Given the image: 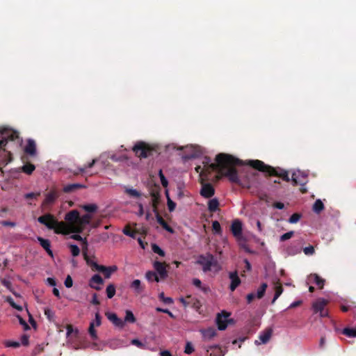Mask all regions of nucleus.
<instances>
[{"instance_id": "f257e3e1", "label": "nucleus", "mask_w": 356, "mask_h": 356, "mask_svg": "<svg viewBox=\"0 0 356 356\" xmlns=\"http://www.w3.org/2000/svg\"><path fill=\"white\" fill-rule=\"evenodd\" d=\"M216 163H211L209 157L205 156L202 161L204 170L210 174L213 171H217L221 176L227 177L232 183L237 184L243 187H250V179L254 178L257 173L249 172L248 175V182L243 184L236 169V165L243 164L242 161L234 156L225 153H220L216 155Z\"/></svg>"}, {"instance_id": "f03ea898", "label": "nucleus", "mask_w": 356, "mask_h": 356, "mask_svg": "<svg viewBox=\"0 0 356 356\" xmlns=\"http://www.w3.org/2000/svg\"><path fill=\"white\" fill-rule=\"evenodd\" d=\"M248 164L254 170L266 173L268 176L277 177L287 182L291 180L289 172L286 170L266 165L260 160H249Z\"/></svg>"}, {"instance_id": "7ed1b4c3", "label": "nucleus", "mask_w": 356, "mask_h": 356, "mask_svg": "<svg viewBox=\"0 0 356 356\" xmlns=\"http://www.w3.org/2000/svg\"><path fill=\"white\" fill-rule=\"evenodd\" d=\"M38 221L45 225L48 229H54L56 234H69L67 224L64 222H58L55 217L50 213L40 216L38 218Z\"/></svg>"}, {"instance_id": "20e7f679", "label": "nucleus", "mask_w": 356, "mask_h": 356, "mask_svg": "<svg viewBox=\"0 0 356 356\" xmlns=\"http://www.w3.org/2000/svg\"><path fill=\"white\" fill-rule=\"evenodd\" d=\"M196 263L202 266L204 273L211 270L212 268L216 271L220 268L217 259L210 253L200 255Z\"/></svg>"}, {"instance_id": "39448f33", "label": "nucleus", "mask_w": 356, "mask_h": 356, "mask_svg": "<svg viewBox=\"0 0 356 356\" xmlns=\"http://www.w3.org/2000/svg\"><path fill=\"white\" fill-rule=\"evenodd\" d=\"M132 149L135 154L140 159H145L152 156L155 151V149L152 146L143 141L136 143Z\"/></svg>"}, {"instance_id": "423d86ee", "label": "nucleus", "mask_w": 356, "mask_h": 356, "mask_svg": "<svg viewBox=\"0 0 356 356\" xmlns=\"http://www.w3.org/2000/svg\"><path fill=\"white\" fill-rule=\"evenodd\" d=\"M291 181L293 186L300 185V191L302 193H306L307 192V188L305 186L308 182V175L307 173L301 171L293 172L291 176Z\"/></svg>"}, {"instance_id": "0eeeda50", "label": "nucleus", "mask_w": 356, "mask_h": 356, "mask_svg": "<svg viewBox=\"0 0 356 356\" xmlns=\"http://www.w3.org/2000/svg\"><path fill=\"white\" fill-rule=\"evenodd\" d=\"M18 138V133L8 129L0 131V149L5 147L8 140L13 141Z\"/></svg>"}, {"instance_id": "6e6552de", "label": "nucleus", "mask_w": 356, "mask_h": 356, "mask_svg": "<svg viewBox=\"0 0 356 356\" xmlns=\"http://www.w3.org/2000/svg\"><path fill=\"white\" fill-rule=\"evenodd\" d=\"M92 216L90 214H85L82 216H79V219L77 220L76 225H74L73 228L70 229L69 233H81L85 227L90 223Z\"/></svg>"}, {"instance_id": "1a4fd4ad", "label": "nucleus", "mask_w": 356, "mask_h": 356, "mask_svg": "<svg viewBox=\"0 0 356 356\" xmlns=\"http://www.w3.org/2000/svg\"><path fill=\"white\" fill-rule=\"evenodd\" d=\"M67 222V230L73 228L74 225H76L77 220L79 219V213L77 210H72L68 212L65 217Z\"/></svg>"}, {"instance_id": "9d476101", "label": "nucleus", "mask_w": 356, "mask_h": 356, "mask_svg": "<svg viewBox=\"0 0 356 356\" xmlns=\"http://www.w3.org/2000/svg\"><path fill=\"white\" fill-rule=\"evenodd\" d=\"M327 301L324 299H319L313 304V309L315 313H319L321 317H325L328 313L325 309Z\"/></svg>"}, {"instance_id": "9b49d317", "label": "nucleus", "mask_w": 356, "mask_h": 356, "mask_svg": "<svg viewBox=\"0 0 356 356\" xmlns=\"http://www.w3.org/2000/svg\"><path fill=\"white\" fill-rule=\"evenodd\" d=\"M229 314L226 312H222L221 314H218L216 321L218 328L220 330H224L227 327V318Z\"/></svg>"}, {"instance_id": "f8f14e48", "label": "nucleus", "mask_w": 356, "mask_h": 356, "mask_svg": "<svg viewBox=\"0 0 356 356\" xmlns=\"http://www.w3.org/2000/svg\"><path fill=\"white\" fill-rule=\"evenodd\" d=\"M150 195L152 197L151 205L152 207V211L155 213L156 212H159L158 206L159 204L161 197L159 190H152Z\"/></svg>"}, {"instance_id": "ddd939ff", "label": "nucleus", "mask_w": 356, "mask_h": 356, "mask_svg": "<svg viewBox=\"0 0 356 356\" xmlns=\"http://www.w3.org/2000/svg\"><path fill=\"white\" fill-rule=\"evenodd\" d=\"M166 264L161 261H156L154 263V268L156 273L159 275L160 278L162 280L168 277V271L166 270Z\"/></svg>"}, {"instance_id": "4468645a", "label": "nucleus", "mask_w": 356, "mask_h": 356, "mask_svg": "<svg viewBox=\"0 0 356 356\" xmlns=\"http://www.w3.org/2000/svg\"><path fill=\"white\" fill-rule=\"evenodd\" d=\"M215 193V190L213 186L211 184H204L202 185V187L200 191V195L205 197L209 198L211 197Z\"/></svg>"}, {"instance_id": "2eb2a0df", "label": "nucleus", "mask_w": 356, "mask_h": 356, "mask_svg": "<svg viewBox=\"0 0 356 356\" xmlns=\"http://www.w3.org/2000/svg\"><path fill=\"white\" fill-rule=\"evenodd\" d=\"M103 283L104 280L102 277L98 274H95L90 278L89 286L97 291H99L101 287L99 285H102Z\"/></svg>"}, {"instance_id": "dca6fc26", "label": "nucleus", "mask_w": 356, "mask_h": 356, "mask_svg": "<svg viewBox=\"0 0 356 356\" xmlns=\"http://www.w3.org/2000/svg\"><path fill=\"white\" fill-rule=\"evenodd\" d=\"M229 277L231 280L229 289L231 291H234L240 285L241 279L238 275L237 271L229 273Z\"/></svg>"}, {"instance_id": "f3484780", "label": "nucleus", "mask_w": 356, "mask_h": 356, "mask_svg": "<svg viewBox=\"0 0 356 356\" xmlns=\"http://www.w3.org/2000/svg\"><path fill=\"white\" fill-rule=\"evenodd\" d=\"M24 152L31 156L36 155V144L33 139H29L24 147Z\"/></svg>"}, {"instance_id": "a211bd4d", "label": "nucleus", "mask_w": 356, "mask_h": 356, "mask_svg": "<svg viewBox=\"0 0 356 356\" xmlns=\"http://www.w3.org/2000/svg\"><path fill=\"white\" fill-rule=\"evenodd\" d=\"M83 257L86 260L88 265L90 266L94 270H97L99 272L102 273L105 270H106V266L99 265L97 263L92 261L90 259L88 254L86 252H83Z\"/></svg>"}, {"instance_id": "6ab92c4d", "label": "nucleus", "mask_w": 356, "mask_h": 356, "mask_svg": "<svg viewBox=\"0 0 356 356\" xmlns=\"http://www.w3.org/2000/svg\"><path fill=\"white\" fill-rule=\"evenodd\" d=\"M106 316L108 319L111 321L115 326L119 327H123L124 325V321L118 317V316L115 313H106Z\"/></svg>"}, {"instance_id": "aec40b11", "label": "nucleus", "mask_w": 356, "mask_h": 356, "mask_svg": "<svg viewBox=\"0 0 356 356\" xmlns=\"http://www.w3.org/2000/svg\"><path fill=\"white\" fill-rule=\"evenodd\" d=\"M59 193L56 190H51L46 195V197L43 202V204H51L58 197Z\"/></svg>"}, {"instance_id": "412c9836", "label": "nucleus", "mask_w": 356, "mask_h": 356, "mask_svg": "<svg viewBox=\"0 0 356 356\" xmlns=\"http://www.w3.org/2000/svg\"><path fill=\"white\" fill-rule=\"evenodd\" d=\"M37 240L40 243V245L46 250L47 253L49 256L53 257V252L51 250L50 241L43 238L41 236H38Z\"/></svg>"}, {"instance_id": "4be33fe9", "label": "nucleus", "mask_w": 356, "mask_h": 356, "mask_svg": "<svg viewBox=\"0 0 356 356\" xmlns=\"http://www.w3.org/2000/svg\"><path fill=\"white\" fill-rule=\"evenodd\" d=\"M231 231L234 236H240L242 234V224L238 220H234L231 225Z\"/></svg>"}, {"instance_id": "5701e85b", "label": "nucleus", "mask_w": 356, "mask_h": 356, "mask_svg": "<svg viewBox=\"0 0 356 356\" xmlns=\"http://www.w3.org/2000/svg\"><path fill=\"white\" fill-rule=\"evenodd\" d=\"M130 287L134 291L136 294H141L145 290V285L139 280H134L130 284Z\"/></svg>"}, {"instance_id": "b1692460", "label": "nucleus", "mask_w": 356, "mask_h": 356, "mask_svg": "<svg viewBox=\"0 0 356 356\" xmlns=\"http://www.w3.org/2000/svg\"><path fill=\"white\" fill-rule=\"evenodd\" d=\"M308 280L310 282H314L320 289H322L324 286L325 280L321 278L317 274H311L308 277Z\"/></svg>"}, {"instance_id": "393cba45", "label": "nucleus", "mask_w": 356, "mask_h": 356, "mask_svg": "<svg viewBox=\"0 0 356 356\" xmlns=\"http://www.w3.org/2000/svg\"><path fill=\"white\" fill-rule=\"evenodd\" d=\"M273 333V330L271 328H268L265 330L263 332L259 334V339L260 342L259 344L263 343L265 344L270 340L271 335Z\"/></svg>"}, {"instance_id": "a878e982", "label": "nucleus", "mask_w": 356, "mask_h": 356, "mask_svg": "<svg viewBox=\"0 0 356 356\" xmlns=\"http://www.w3.org/2000/svg\"><path fill=\"white\" fill-rule=\"evenodd\" d=\"M155 216H156V220L158 222V223L162 226V227L163 229H165V230H167L168 232H171L172 233L173 232V229L172 227H170L168 223L165 222V220L162 218V216L159 214V212H156L155 213Z\"/></svg>"}, {"instance_id": "bb28decb", "label": "nucleus", "mask_w": 356, "mask_h": 356, "mask_svg": "<svg viewBox=\"0 0 356 356\" xmlns=\"http://www.w3.org/2000/svg\"><path fill=\"white\" fill-rule=\"evenodd\" d=\"M86 186L83 184H71L66 185L63 188V191L65 193H72L76 190L80 189V188H85Z\"/></svg>"}, {"instance_id": "cd10ccee", "label": "nucleus", "mask_w": 356, "mask_h": 356, "mask_svg": "<svg viewBox=\"0 0 356 356\" xmlns=\"http://www.w3.org/2000/svg\"><path fill=\"white\" fill-rule=\"evenodd\" d=\"M193 284L197 288H199L204 293H207L210 291V288L207 285H202L200 279L194 278L193 280Z\"/></svg>"}, {"instance_id": "c85d7f7f", "label": "nucleus", "mask_w": 356, "mask_h": 356, "mask_svg": "<svg viewBox=\"0 0 356 356\" xmlns=\"http://www.w3.org/2000/svg\"><path fill=\"white\" fill-rule=\"evenodd\" d=\"M124 193L127 194L129 197L134 198H139L142 195L140 191L127 186L124 187Z\"/></svg>"}, {"instance_id": "c756f323", "label": "nucleus", "mask_w": 356, "mask_h": 356, "mask_svg": "<svg viewBox=\"0 0 356 356\" xmlns=\"http://www.w3.org/2000/svg\"><path fill=\"white\" fill-rule=\"evenodd\" d=\"M203 337L207 339H211L216 335V330L213 327H209L202 331Z\"/></svg>"}, {"instance_id": "7c9ffc66", "label": "nucleus", "mask_w": 356, "mask_h": 356, "mask_svg": "<svg viewBox=\"0 0 356 356\" xmlns=\"http://www.w3.org/2000/svg\"><path fill=\"white\" fill-rule=\"evenodd\" d=\"M219 206V202L216 198L211 199L208 202V209L210 212H216Z\"/></svg>"}, {"instance_id": "2f4dec72", "label": "nucleus", "mask_w": 356, "mask_h": 356, "mask_svg": "<svg viewBox=\"0 0 356 356\" xmlns=\"http://www.w3.org/2000/svg\"><path fill=\"white\" fill-rule=\"evenodd\" d=\"M145 277L149 282L155 281L159 282L160 281V277L158 276L156 272L149 270L145 273Z\"/></svg>"}, {"instance_id": "473e14b6", "label": "nucleus", "mask_w": 356, "mask_h": 356, "mask_svg": "<svg viewBox=\"0 0 356 356\" xmlns=\"http://www.w3.org/2000/svg\"><path fill=\"white\" fill-rule=\"evenodd\" d=\"M186 298L189 300V302H191L190 306L193 308L198 310L201 307L202 305L199 300L193 298L191 295L186 296Z\"/></svg>"}, {"instance_id": "72a5a7b5", "label": "nucleus", "mask_w": 356, "mask_h": 356, "mask_svg": "<svg viewBox=\"0 0 356 356\" xmlns=\"http://www.w3.org/2000/svg\"><path fill=\"white\" fill-rule=\"evenodd\" d=\"M312 209L315 213H320L324 209V204L321 200H317L315 201Z\"/></svg>"}, {"instance_id": "f704fd0d", "label": "nucleus", "mask_w": 356, "mask_h": 356, "mask_svg": "<svg viewBox=\"0 0 356 356\" xmlns=\"http://www.w3.org/2000/svg\"><path fill=\"white\" fill-rule=\"evenodd\" d=\"M35 166L32 163L24 164L21 168L22 171L27 175H31L33 172L35 170Z\"/></svg>"}, {"instance_id": "c9c22d12", "label": "nucleus", "mask_w": 356, "mask_h": 356, "mask_svg": "<svg viewBox=\"0 0 356 356\" xmlns=\"http://www.w3.org/2000/svg\"><path fill=\"white\" fill-rule=\"evenodd\" d=\"M342 334L348 337H356V327L355 328L346 327L342 330Z\"/></svg>"}, {"instance_id": "e433bc0d", "label": "nucleus", "mask_w": 356, "mask_h": 356, "mask_svg": "<svg viewBox=\"0 0 356 356\" xmlns=\"http://www.w3.org/2000/svg\"><path fill=\"white\" fill-rule=\"evenodd\" d=\"M267 287H268V285L266 283L261 284L260 287L258 289V290L257 291V294H256L257 298L258 299H261L264 297Z\"/></svg>"}, {"instance_id": "4c0bfd02", "label": "nucleus", "mask_w": 356, "mask_h": 356, "mask_svg": "<svg viewBox=\"0 0 356 356\" xmlns=\"http://www.w3.org/2000/svg\"><path fill=\"white\" fill-rule=\"evenodd\" d=\"M136 321L133 312L130 310H127L126 311V315H125V317H124V322H127V323H135Z\"/></svg>"}, {"instance_id": "58836bf2", "label": "nucleus", "mask_w": 356, "mask_h": 356, "mask_svg": "<svg viewBox=\"0 0 356 356\" xmlns=\"http://www.w3.org/2000/svg\"><path fill=\"white\" fill-rule=\"evenodd\" d=\"M124 234L129 236L133 238H135L136 236L137 232L135 230H131L129 225H127L122 230Z\"/></svg>"}, {"instance_id": "ea45409f", "label": "nucleus", "mask_w": 356, "mask_h": 356, "mask_svg": "<svg viewBox=\"0 0 356 356\" xmlns=\"http://www.w3.org/2000/svg\"><path fill=\"white\" fill-rule=\"evenodd\" d=\"M118 270V267L116 266H106V270L102 272L105 278H110L111 274L115 272Z\"/></svg>"}, {"instance_id": "a19ab883", "label": "nucleus", "mask_w": 356, "mask_h": 356, "mask_svg": "<svg viewBox=\"0 0 356 356\" xmlns=\"http://www.w3.org/2000/svg\"><path fill=\"white\" fill-rule=\"evenodd\" d=\"M106 295L108 298H112L115 294V286L113 284L107 286L106 289Z\"/></svg>"}, {"instance_id": "79ce46f5", "label": "nucleus", "mask_w": 356, "mask_h": 356, "mask_svg": "<svg viewBox=\"0 0 356 356\" xmlns=\"http://www.w3.org/2000/svg\"><path fill=\"white\" fill-rule=\"evenodd\" d=\"M275 289V292L273 299L272 300V302H271L272 304L275 303L276 300L280 296V295L283 292V287L280 284L276 286Z\"/></svg>"}, {"instance_id": "37998d69", "label": "nucleus", "mask_w": 356, "mask_h": 356, "mask_svg": "<svg viewBox=\"0 0 356 356\" xmlns=\"http://www.w3.org/2000/svg\"><path fill=\"white\" fill-rule=\"evenodd\" d=\"M165 195H166L167 200H168L167 204H168V209L170 212H172L175 210V209L176 207V204L170 198L168 191H165Z\"/></svg>"}, {"instance_id": "c03bdc74", "label": "nucleus", "mask_w": 356, "mask_h": 356, "mask_svg": "<svg viewBox=\"0 0 356 356\" xmlns=\"http://www.w3.org/2000/svg\"><path fill=\"white\" fill-rule=\"evenodd\" d=\"M88 332L91 337V338L92 339H97V332L96 330H95V323L94 322H91L90 323V326H89V329H88Z\"/></svg>"}, {"instance_id": "a18cd8bd", "label": "nucleus", "mask_w": 356, "mask_h": 356, "mask_svg": "<svg viewBox=\"0 0 356 356\" xmlns=\"http://www.w3.org/2000/svg\"><path fill=\"white\" fill-rule=\"evenodd\" d=\"M82 208L87 212L93 213L97 210V206L95 204H85Z\"/></svg>"}, {"instance_id": "49530a36", "label": "nucleus", "mask_w": 356, "mask_h": 356, "mask_svg": "<svg viewBox=\"0 0 356 356\" xmlns=\"http://www.w3.org/2000/svg\"><path fill=\"white\" fill-rule=\"evenodd\" d=\"M44 312V315L46 316V317L48 318L49 321H54L55 313L52 309H51L49 308H45Z\"/></svg>"}, {"instance_id": "de8ad7c7", "label": "nucleus", "mask_w": 356, "mask_h": 356, "mask_svg": "<svg viewBox=\"0 0 356 356\" xmlns=\"http://www.w3.org/2000/svg\"><path fill=\"white\" fill-rule=\"evenodd\" d=\"M191 148L193 149V152L188 155H186L185 156L186 159H190L193 158H197L201 154V152L197 149L195 147H191Z\"/></svg>"}, {"instance_id": "09e8293b", "label": "nucleus", "mask_w": 356, "mask_h": 356, "mask_svg": "<svg viewBox=\"0 0 356 356\" xmlns=\"http://www.w3.org/2000/svg\"><path fill=\"white\" fill-rule=\"evenodd\" d=\"M152 250L154 253L158 254L161 257L165 256V252L156 244H153L152 245Z\"/></svg>"}, {"instance_id": "8fccbe9b", "label": "nucleus", "mask_w": 356, "mask_h": 356, "mask_svg": "<svg viewBox=\"0 0 356 356\" xmlns=\"http://www.w3.org/2000/svg\"><path fill=\"white\" fill-rule=\"evenodd\" d=\"M159 299L163 302L165 304H168V305H170V304H172L173 303V300L172 298H170V297H165L164 296V293L162 292L159 294Z\"/></svg>"}, {"instance_id": "3c124183", "label": "nucleus", "mask_w": 356, "mask_h": 356, "mask_svg": "<svg viewBox=\"0 0 356 356\" xmlns=\"http://www.w3.org/2000/svg\"><path fill=\"white\" fill-rule=\"evenodd\" d=\"M301 218V215L300 213H295L293 214H292L289 219V222L290 223H296L297 222L299 221V220Z\"/></svg>"}, {"instance_id": "603ef678", "label": "nucleus", "mask_w": 356, "mask_h": 356, "mask_svg": "<svg viewBox=\"0 0 356 356\" xmlns=\"http://www.w3.org/2000/svg\"><path fill=\"white\" fill-rule=\"evenodd\" d=\"M294 235V232L293 231H290V232H288L284 234H282L280 238V241L281 242L282 241H285L288 239H290Z\"/></svg>"}, {"instance_id": "864d4df0", "label": "nucleus", "mask_w": 356, "mask_h": 356, "mask_svg": "<svg viewBox=\"0 0 356 356\" xmlns=\"http://www.w3.org/2000/svg\"><path fill=\"white\" fill-rule=\"evenodd\" d=\"M70 248L73 257H77L80 254V249L76 245H70Z\"/></svg>"}, {"instance_id": "5fc2aeb1", "label": "nucleus", "mask_w": 356, "mask_h": 356, "mask_svg": "<svg viewBox=\"0 0 356 356\" xmlns=\"http://www.w3.org/2000/svg\"><path fill=\"white\" fill-rule=\"evenodd\" d=\"M159 175L161 179V184L163 187H167L168 184V181L165 177L164 175L163 174V172L161 170H159Z\"/></svg>"}, {"instance_id": "6e6d98bb", "label": "nucleus", "mask_w": 356, "mask_h": 356, "mask_svg": "<svg viewBox=\"0 0 356 356\" xmlns=\"http://www.w3.org/2000/svg\"><path fill=\"white\" fill-rule=\"evenodd\" d=\"M212 229L217 234H220L221 232L220 225V223L217 220H215V221L213 222V223H212Z\"/></svg>"}, {"instance_id": "4d7b16f0", "label": "nucleus", "mask_w": 356, "mask_h": 356, "mask_svg": "<svg viewBox=\"0 0 356 356\" xmlns=\"http://www.w3.org/2000/svg\"><path fill=\"white\" fill-rule=\"evenodd\" d=\"M303 252L306 255H312L314 254V248L312 245H309L303 249Z\"/></svg>"}, {"instance_id": "13d9d810", "label": "nucleus", "mask_w": 356, "mask_h": 356, "mask_svg": "<svg viewBox=\"0 0 356 356\" xmlns=\"http://www.w3.org/2000/svg\"><path fill=\"white\" fill-rule=\"evenodd\" d=\"M40 195V193H26L24 195V197L26 200H30V199H33V198L36 199Z\"/></svg>"}, {"instance_id": "bf43d9fd", "label": "nucleus", "mask_w": 356, "mask_h": 356, "mask_svg": "<svg viewBox=\"0 0 356 356\" xmlns=\"http://www.w3.org/2000/svg\"><path fill=\"white\" fill-rule=\"evenodd\" d=\"M5 345L6 347L18 348L19 347L20 343L18 341H7L5 343Z\"/></svg>"}, {"instance_id": "052dcab7", "label": "nucleus", "mask_w": 356, "mask_h": 356, "mask_svg": "<svg viewBox=\"0 0 356 356\" xmlns=\"http://www.w3.org/2000/svg\"><path fill=\"white\" fill-rule=\"evenodd\" d=\"M194 351V348L190 342H187L185 346L184 353L186 354H191Z\"/></svg>"}, {"instance_id": "680f3d73", "label": "nucleus", "mask_w": 356, "mask_h": 356, "mask_svg": "<svg viewBox=\"0 0 356 356\" xmlns=\"http://www.w3.org/2000/svg\"><path fill=\"white\" fill-rule=\"evenodd\" d=\"M65 286L67 287V288H70L72 286V284H73V281H72V277H70V275H67V277L65 278Z\"/></svg>"}, {"instance_id": "e2e57ef3", "label": "nucleus", "mask_w": 356, "mask_h": 356, "mask_svg": "<svg viewBox=\"0 0 356 356\" xmlns=\"http://www.w3.org/2000/svg\"><path fill=\"white\" fill-rule=\"evenodd\" d=\"M7 301L10 303V305L13 307H14V308H15V309H18V310H22V307H20V306H17V305L14 302L13 299L11 297H8V298H7Z\"/></svg>"}, {"instance_id": "0e129e2a", "label": "nucleus", "mask_w": 356, "mask_h": 356, "mask_svg": "<svg viewBox=\"0 0 356 356\" xmlns=\"http://www.w3.org/2000/svg\"><path fill=\"white\" fill-rule=\"evenodd\" d=\"M131 344L136 346L137 347L140 348H142L145 346V345L140 340H138L137 339H134L131 340Z\"/></svg>"}, {"instance_id": "69168bd1", "label": "nucleus", "mask_w": 356, "mask_h": 356, "mask_svg": "<svg viewBox=\"0 0 356 356\" xmlns=\"http://www.w3.org/2000/svg\"><path fill=\"white\" fill-rule=\"evenodd\" d=\"M1 282L5 287H6L8 289L10 290V289L12 287V283L9 280H6V279H2Z\"/></svg>"}, {"instance_id": "338daca9", "label": "nucleus", "mask_w": 356, "mask_h": 356, "mask_svg": "<svg viewBox=\"0 0 356 356\" xmlns=\"http://www.w3.org/2000/svg\"><path fill=\"white\" fill-rule=\"evenodd\" d=\"M179 302L182 303V305H184V307H186L188 306H190L191 305V302H189V300L186 297V298H179Z\"/></svg>"}, {"instance_id": "774afa93", "label": "nucleus", "mask_w": 356, "mask_h": 356, "mask_svg": "<svg viewBox=\"0 0 356 356\" xmlns=\"http://www.w3.org/2000/svg\"><path fill=\"white\" fill-rule=\"evenodd\" d=\"M101 319L102 317L100 314L97 312L95 314V319L93 321L95 323V326H99L101 325Z\"/></svg>"}]
</instances>
